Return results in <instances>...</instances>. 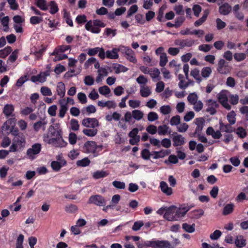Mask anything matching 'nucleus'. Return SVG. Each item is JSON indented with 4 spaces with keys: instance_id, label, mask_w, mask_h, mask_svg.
Instances as JSON below:
<instances>
[{
    "instance_id": "1",
    "label": "nucleus",
    "mask_w": 248,
    "mask_h": 248,
    "mask_svg": "<svg viewBox=\"0 0 248 248\" xmlns=\"http://www.w3.org/2000/svg\"><path fill=\"white\" fill-rule=\"evenodd\" d=\"M48 133L52 138H50L48 143H52L56 147H65L67 145L62 139V131L59 127L55 128L53 125H50L48 128Z\"/></svg>"
},
{
    "instance_id": "2",
    "label": "nucleus",
    "mask_w": 248,
    "mask_h": 248,
    "mask_svg": "<svg viewBox=\"0 0 248 248\" xmlns=\"http://www.w3.org/2000/svg\"><path fill=\"white\" fill-rule=\"evenodd\" d=\"M192 206L188 205H181L179 208L173 206V211L175 220H178L184 217L186 213L191 208Z\"/></svg>"
},
{
    "instance_id": "3",
    "label": "nucleus",
    "mask_w": 248,
    "mask_h": 248,
    "mask_svg": "<svg viewBox=\"0 0 248 248\" xmlns=\"http://www.w3.org/2000/svg\"><path fill=\"white\" fill-rule=\"evenodd\" d=\"M232 68L228 62H226L224 59H221L218 61L217 69L220 74L226 75L231 72Z\"/></svg>"
},
{
    "instance_id": "4",
    "label": "nucleus",
    "mask_w": 248,
    "mask_h": 248,
    "mask_svg": "<svg viewBox=\"0 0 248 248\" xmlns=\"http://www.w3.org/2000/svg\"><path fill=\"white\" fill-rule=\"evenodd\" d=\"M87 203L89 204H93L99 206H104L106 204V201L101 195H94L89 198Z\"/></svg>"
},
{
    "instance_id": "5",
    "label": "nucleus",
    "mask_w": 248,
    "mask_h": 248,
    "mask_svg": "<svg viewBox=\"0 0 248 248\" xmlns=\"http://www.w3.org/2000/svg\"><path fill=\"white\" fill-rule=\"evenodd\" d=\"M229 92L222 91L218 94V99L220 103L227 110L231 109V106L228 103Z\"/></svg>"
},
{
    "instance_id": "6",
    "label": "nucleus",
    "mask_w": 248,
    "mask_h": 248,
    "mask_svg": "<svg viewBox=\"0 0 248 248\" xmlns=\"http://www.w3.org/2000/svg\"><path fill=\"white\" fill-rule=\"evenodd\" d=\"M149 243L152 248H173L170 243L168 240H159L153 239Z\"/></svg>"
},
{
    "instance_id": "7",
    "label": "nucleus",
    "mask_w": 248,
    "mask_h": 248,
    "mask_svg": "<svg viewBox=\"0 0 248 248\" xmlns=\"http://www.w3.org/2000/svg\"><path fill=\"white\" fill-rule=\"evenodd\" d=\"M82 125L85 127L96 128L99 126V122L96 118H85L81 122Z\"/></svg>"
},
{
    "instance_id": "8",
    "label": "nucleus",
    "mask_w": 248,
    "mask_h": 248,
    "mask_svg": "<svg viewBox=\"0 0 248 248\" xmlns=\"http://www.w3.org/2000/svg\"><path fill=\"white\" fill-rule=\"evenodd\" d=\"M97 147H98V146L96 145L95 141H88L84 143L83 147V151L86 153L94 154Z\"/></svg>"
},
{
    "instance_id": "9",
    "label": "nucleus",
    "mask_w": 248,
    "mask_h": 248,
    "mask_svg": "<svg viewBox=\"0 0 248 248\" xmlns=\"http://www.w3.org/2000/svg\"><path fill=\"white\" fill-rule=\"evenodd\" d=\"M41 150V145L39 143H35L33 144L31 148H29L27 151V155L30 158H33L34 155L38 154Z\"/></svg>"
},
{
    "instance_id": "10",
    "label": "nucleus",
    "mask_w": 248,
    "mask_h": 248,
    "mask_svg": "<svg viewBox=\"0 0 248 248\" xmlns=\"http://www.w3.org/2000/svg\"><path fill=\"white\" fill-rule=\"evenodd\" d=\"M172 135L173 145L174 147L182 146L185 144V139L181 135L178 134L176 132H173Z\"/></svg>"
},
{
    "instance_id": "11",
    "label": "nucleus",
    "mask_w": 248,
    "mask_h": 248,
    "mask_svg": "<svg viewBox=\"0 0 248 248\" xmlns=\"http://www.w3.org/2000/svg\"><path fill=\"white\" fill-rule=\"evenodd\" d=\"M175 44L177 46H180L181 48L186 47H190L194 44V41L192 39H178L175 41Z\"/></svg>"
},
{
    "instance_id": "12",
    "label": "nucleus",
    "mask_w": 248,
    "mask_h": 248,
    "mask_svg": "<svg viewBox=\"0 0 248 248\" xmlns=\"http://www.w3.org/2000/svg\"><path fill=\"white\" fill-rule=\"evenodd\" d=\"M195 123L197 126L194 132V136L198 137L199 140L202 141V117L196 119Z\"/></svg>"
},
{
    "instance_id": "13",
    "label": "nucleus",
    "mask_w": 248,
    "mask_h": 248,
    "mask_svg": "<svg viewBox=\"0 0 248 248\" xmlns=\"http://www.w3.org/2000/svg\"><path fill=\"white\" fill-rule=\"evenodd\" d=\"M13 142H16V144L18 146L19 149L23 148L24 147L26 143L25 136L23 133H21V134H19L17 137H15Z\"/></svg>"
},
{
    "instance_id": "14",
    "label": "nucleus",
    "mask_w": 248,
    "mask_h": 248,
    "mask_svg": "<svg viewBox=\"0 0 248 248\" xmlns=\"http://www.w3.org/2000/svg\"><path fill=\"white\" fill-rule=\"evenodd\" d=\"M170 153L169 150H161L160 151H153L152 155L153 158L155 159H157L159 158H163L165 156L169 155Z\"/></svg>"
},
{
    "instance_id": "15",
    "label": "nucleus",
    "mask_w": 248,
    "mask_h": 248,
    "mask_svg": "<svg viewBox=\"0 0 248 248\" xmlns=\"http://www.w3.org/2000/svg\"><path fill=\"white\" fill-rule=\"evenodd\" d=\"M14 109V107L13 105L6 104L4 107L3 113L6 118H8L10 116H14L15 115L13 114Z\"/></svg>"
},
{
    "instance_id": "16",
    "label": "nucleus",
    "mask_w": 248,
    "mask_h": 248,
    "mask_svg": "<svg viewBox=\"0 0 248 248\" xmlns=\"http://www.w3.org/2000/svg\"><path fill=\"white\" fill-rule=\"evenodd\" d=\"M173 206L170 207L167 209L164 214V217L169 221H174V216Z\"/></svg>"
},
{
    "instance_id": "17",
    "label": "nucleus",
    "mask_w": 248,
    "mask_h": 248,
    "mask_svg": "<svg viewBox=\"0 0 248 248\" xmlns=\"http://www.w3.org/2000/svg\"><path fill=\"white\" fill-rule=\"evenodd\" d=\"M232 124H225L223 123L222 121L219 122V129L222 132H225L226 133H232L235 131L234 128H233L232 126Z\"/></svg>"
},
{
    "instance_id": "18",
    "label": "nucleus",
    "mask_w": 248,
    "mask_h": 248,
    "mask_svg": "<svg viewBox=\"0 0 248 248\" xmlns=\"http://www.w3.org/2000/svg\"><path fill=\"white\" fill-rule=\"evenodd\" d=\"M160 187L161 191L167 195H170L172 194V188L169 187L168 184L166 182L161 181L160 183Z\"/></svg>"
},
{
    "instance_id": "19",
    "label": "nucleus",
    "mask_w": 248,
    "mask_h": 248,
    "mask_svg": "<svg viewBox=\"0 0 248 248\" xmlns=\"http://www.w3.org/2000/svg\"><path fill=\"white\" fill-rule=\"evenodd\" d=\"M181 35H198L199 37H200L202 35V32L200 30H193L191 31L190 29L186 28L185 30H181L180 31Z\"/></svg>"
},
{
    "instance_id": "20",
    "label": "nucleus",
    "mask_w": 248,
    "mask_h": 248,
    "mask_svg": "<svg viewBox=\"0 0 248 248\" xmlns=\"http://www.w3.org/2000/svg\"><path fill=\"white\" fill-rule=\"evenodd\" d=\"M46 124L47 122L45 119H43L34 123L33 124V128L35 131H38L41 128L44 131L46 129Z\"/></svg>"
},
{
    "instance_id": "21",
    "label": "nucleus",
    "mask_w": 248,
    "mask_h": 248,
    "mask_svg": "<svg viewBox=\"0 0 248 248\" xmlns=\"http://www.w3.org/2000/svg\"><path fill=\"white\" fill-rule=\"evenodd\" d=\"M68 50H71V46L69 45L59 46L58 48L55 49L51 53V55H56L59 54V52L63 53Z\"/></svg>"
},
{
    "instance_id": "22",
    "label": "nucleus",
    "mask_w": 248,
    "mask_h": 248,
    "mask_svg": "<svg viewBox=\"0 0 248 248\" xmlns=\"http://www.w3.org/2000/svg\"><path fill=\"white\" fill-rule=\"evenodd\" d=\"M232 10V7L229 5V4L225 3L219 8V12L220 14L223 15H228Z\"/></svg>"
},
{
    "instance_id": "23",
    "label": "nucleus",
    "mask_w": 248,
    "mask_h": 248,
    "mask_svg": "<svg viewBox=\"0 0 248 248\" xmlns=\"http://www.w3.org/2000/svg\"><path fill=\"white\" fill-rule=\"evenodd\" d=\"M125 58L130 62L133 63L137 62V59L135 57L133 51L131 49H127L125 52Z\"/></svg>"
},
{
    "instance_id": "24",
    "label": "nucleus",
    "mask_w": 248,
    "mask_h": 248,
    "mask_svg": "<svg viewBox=\"0 0 248 248\" xmlns=\"http://www.w3.org/2000/svg\"><path fill=\"white\" fill-rule=\"evenodd\" d=\"M234 205L232 203H230L226 204L222 211V215L224 216L228 215L233 211Z\"/></svg>"
},
{
    "instance_id": "25",
    "label": "nucleus",
    "mask_w": 248,
    "mask_h": 248,
    "mask_svg": "<svg viewBox=\"0 0 248 248\" xmlns=\"http://www.w3.org/2000/svg\"><path fill=\"white\" fill-rule=\"evenodd\" d=\"M97 104L100 107H107L108 108H114L116 107V104L113 101H108L106 102H104L103 101H99L97 103Z\"/></svg>"
},
{
    "instance_id": "26",
    "label": "nucleus",
    "mask_w": 248,
    "mask_h": 248,
    "mask_svg": "<svg viewBox=\"0 0 248 248\" xmlns=\"http://www.w3.org/2000/svg\"><path fill=\"white\" fill-rule=\"evenodd\" d=\"M235 244L237 248H243L246 245V240L242 235L238 236L235 240Z\"/></svg>"
},
{
    "instance_id": "27",
    "label": "nucleus",
    "mask_w": 248,
    "mask_h": 248,
    "mask_svg": "<svg viewBox=\"0 0 248 248\" xmlns=\"http://www.w3.org/2000/svg\"><path fill=\"white\" fill-rule=\"evenodd\" d=\"M140 94L142 97H147L151 94V91L148 86L141 85Z\"/></svg>"
},
{
    "instance_id": "28",
    "label": "nucleus",
    "mask_w": 248,
    "mask_h": 248,
    "mask_svg": "<svg viewBox=\"0 0 248 248\" xmlns=\"http://www.w3.org/2000/svg\"><path fill=\"white\" fill-rule=\"evenodd\" d=\"M48 7H49L50 10L49 13L52 14L54 15L57 13L59 11V8L58 6V4L57 3L54 1H51L48 3Z\"/></svg>"
},
{
    "instance_id": "29",
    "label": "nucleus",
    "mask_w": 248,
    "mask_h": 248,
    "mask_svg": "<svg viewBox=\"0 0 248 248\" xmlns=\"http://www.w3.org/2000/svg\"><path fill=\"white\" fill-rule=\"evenodd\" d=\"M35 4L41 10L46 11L48 9L46 0H36Z\"/></svg>"
},
{
    "instance_id": "30",
    "label": "nucleus",
    "mask_w": 248,
    "mask_h": 248,
    "mask_svg": "<svg viewBox=\"0 0 248 248\" xmlns=\"http://www.w3.org/2000/svg\"><path fill=\"white\" fill-rule=\"evenodd\" d=\"M66 164V161L64 160L62 162V165L61 162L56 161H53L51 163V166L52 169L55 171H59L61 168Z\"/></svg>"
},
{
    "instance_id": "31",
    "label": "nucleus",
    "mask_w": 248,
    "mask_h": 248,
    "mask_svg": "<svg viewBox=\"0 0 248 248\" xmlns=\"http://www.w3.org/2000/svg\"><path fill=\"white\" fill-rule=\"evenodd\" d=\"M106 58L110 59H116L118 58L117 50L113 48L112 50H107L106 52Z\"/></svg>"
},
{
    "instance_id": "32",
    "label": "nucleus",
    "mask_w": 248,
    "mask_h": 248,
    "mask_svg": "<svg viewBox=\"0 0 248 248\" xmlns=\"http://www.w3.org/2000/svg\"><path fill=\"white\" fill-rule=\"evenodd\" d=\"M12 51L10 46H6L4 49L0 50V58L4 59L9 55Z\"/></svg>"
},
{
    "instance_id": "33",
    "label": "nucleus",
    "mask_w": 248,
    "mask_h": 248,
    "mask_svg": "<svg viewBox=\"0 0 248 248\" xmlns=\"http://www.w3.org/2000/svg\"><path fill=\"white\" fill-rule=\"evenodd\" d=\"M112 68L115 70V73L119 74L120 72H125L128 69L126 67L117 63H113Z\"/></svg>"
},
{
    "instance_id": "34",
    "label": "nucleus",
    "mask_w": 248,
    "mask_h": 248,
    "mask_svg": "<svg viewBox=\"0 0 248 248\" xmlns=\"http://www.w3.org/2000/svg\"><path fill=\"white\" fill-rule=\"evenodd\" d=\"M83 134L88 137H94L95 136L98 132L96 128H85L82 131Z\"/></svg>"
},
{
    "instance_id": "35",
    "label": "nucleus",
    "mask_w": 248,
    "mask_h": 248,
    "mask_svg": "<svg viewBox=\"0 0 248 248\" xmlns=\"http://www.w3.org/2000/svg\"><path fill=\"white\" fill-rule=\"evenodd\" d=\"M121 199V197L118 194H116L113 196L112 197L111 202L114 204H110L107 206L106 208L107 209L111 208L113 209L114 207L118 203Z\"/></svg>"
},
{
    "instance_id": "36",
    "label": "nucleus",
    "mask_w": 248,
    "mask_h": 248,
    "mask_svg": "<svg viewBox=\"0 0 248 248\" xmlns=\"http://www.w3.org/2000/svg\"><path fill=\"white\" fill-rule=\"evenodd\" d=\"M108 173L106 171L103 170H97L95 171L93 175V177L95 179H99L100 178H104L108 176Z\"/></svg>"
},
{
    "instance_id": "37",
    "label": "nucleus",
    "mask_w": 248,
    "mask_h": 248,
    "mask_svg": "<svg viewBox=\"0 0 248 248\" xmlns=\"http://www.w3.org/2000/svg\"><path fill=\"white\" fill-rule=\"evenodd\" d=\"M57 92L58 94L61 97H63L65 94V85L62 82H59L57 85Z\"/></svg>"
},
{
    "instance_id": "38",
    "label": "nucleus",
    "mask_w": 248,
    "mask_h": 248,
    "mask_svg": "<svg viewBox=\"0 0 248 248\" xmlns=\"http://www.w3.org/2000/svg\"><path fill=\"white\" fill-rule=\"evenodd\" d=\"M235 116L236 114L233 110H232L228 113L227 118L230 124H234L235 123Z\"/></svg>"
},
{
    "instance_id": "39",
    "label": "nucleus",
    "mask_w": 248,
    "mask_h": 248,
    "mask_svg": "<svg viewBox=\"0 0 248 248\" xmlns=\"http://www.w3.org/2000/svg\"><path fill=\"white\" fill-rule=\"evenodd\" d=\"M182 228L186 232L189 233H192L195 231V225H190L187 223H184L182 224Z\"/></svg>"
},
{
    "instance_id": "40",
    "label": "nucleus",
    "mask_w": 248,
    "mask_h": 248,
    "mask_svg": "<svg viewBox=\"0 0 248 248\" xmlns=\"http://www.w3.org/2000/svg\"><path fill=\"white\" fill-rule=\"evenodd\" d=\"M91 161L88 157H85L81 160H79L77 162V165L85 167L89 165Z\"/></svg>"
},
{
    "instance_id": "41",
    "label": "nucleus",
    "mask_w": 248,
    "mask_h": 248,
    "mask_svg": "<svg viewBox=\"0 0 248 248\" xmlns=\"http://www.w3.org/2000/svg\"><path fill=\"white\" fill-rule=\"evenodd\" d=\"M63 18L68 25L70 27H73V22L71 19L70 14L69 12H66L65 10H64V13L63 14Z\"/></svg>"
},
{
    "instance_id": "42",
    "label": "nucleus",
    "mask_w": 248,
    "mask_h": 248,
    "mask_svg": "<svg viewBox=\"0 0 248 248\" xmlns=\"http://www.w3.org/2000/svg\"><path fill=\"white\" fill-rule=\"evenodd\" d=\"M133 117L136 120H141L143 116V112L140 110L135 109L132 111V112Z\"/></svg>"
},
{
    "instance_id": "43",
    "label": "nucleus",
    "mask_w": 248,
    "mask_h": 248,
    "mask_svg": "<svg viewBox=\"0 0 248 248\" xmlns=\"http://www.w3.org/2000/svg\"><path fill=\"white\" fill-rule=\"evenodd\" d=\"M169 127L166 124L158 127V134L159 135H165L168 133Z\"/></svg>"
},
{
    "instance_id": "44",
    "label": "nucleus",
    "mask_w": 248,
    "mask_h": 248,
    "mask_svg": "<svg viewBox=\"0 0 248 248\" xmlns=\"http://www.w3.org/2000/svg\"><path fill=\"white\" fill-rule=\"evenodd\" d=\"M151 155H153L152 152L151 153L148 149H144L141 152V156L144 160L149 159Z\"/></svg>"
},
{
    "instance_id": "45",
    "label": "nucleus",
    "mask_w": 248,
    "mask_h": 248,
    "mask_svg": "<svg viewBox=\"0 0 248 248\" xmlns=\"http://www.w3.org/2000/svg\"><path fill=\"white\" fill-rule=\"evenodd\" d=\"M229 101L232 105H235L238 104L239 101V96L237 94H232L229 93Z\"/></svg>"
},
{
    "instance_id": "46",
    "label": "nucleus",
    "mask_w": 248,
    "mask_h": 248,
    "mask_svg": "<svg viewBox=\"0 0 248 248\" xmlns=\"http://www.w3.org/2000/svg\"><path fill=\"white\" fill-rule=\"evenodd\" d=\"M70 128L73 131H77L79 129V125L77 120L72 119L70 121Z\"/></svg>"
},
{
    "instance_id": "47",
    "label": "nucleus",
    "mask_w": 248,
    "mask_h": 248,
    "mask_svg": "<svg viewBox=\"0 0 248 248\" xmlns=\"http://www.w3.org/2000/svg\"><path fill=\"white\" fill-rule=\"evenodd\" d=\"M43 20L42 16H32L30 18V21L31 24L35 25L40 23Z\"/></svg>"
},
{
    "instance_id": "48",
    "label": "nucleus",
    "mask_w": 248,
    "mask_h": 248,
    "mask_svg": "<svg viewBox=\"0 0 248 248\" xmlns=\"http://www.w3.org/2000/svg\"><path fill=\"white\" fill-rule=\"evenodd\" d=\"M85 110L87 112V113L89 115V114H90L91 113H95L96 112V109L95 107L93 105H90L88 106L86 108H84L82 109V112L84 114L85 113H84V111Z\"/></svg>"
},
{
    "instance_id": "49",
    "label": "nucleus",
    "mask_w": 248,
    "mask_h": 248,
    "mask_svg": "<svg viewBox=\"0 0 248 248\" xmlns=\"http://www.w3.org/2000/svg\"><path fill=\"white\" fill-rule=\"evenodd\" d=\"M187 100L190 104L195 105L197 102L198 96L194 93H190L187 96Z\"/></svg>"
},
{
    "instance_id": "50",
    "label": "nucleus",
    "mask_w": 248,
    "mask_h": 248,
    "mask_svg": "<svg viewBox=\"0 0 248 248\" xmlns=\"http://www.w3.org/2000/svg\"><path fill=\"white\" fill-rule=\"evenodd\" d=\"M98 91L101 94L104 95H106L110 93V90L109 88L106 85L99 87L98 89Z\"/></svg>"
},
{
    "instance_id": "51",
    "label": "nucleus",
    "mask_w": 248,
    "mask_h": 248,
    "mask_svg": "<svg viewBox=\"0 0 248 248\" xmlns=\"http://www.w3.org/2000/svg\"><path fill=\"white\" fill-rule=\"evenodd\" d=\"M24 236L22 234L18 235L16 240V248H23V243L24 241Z\"/></svg>"
},
{
    "instance_id": "52",
    "label": "nucleus",
    "mask_w": 248,
    "mask_h": 248,
    "mask_svg": "<svg viewBox=\"0 0 248 248\" xmlns=\"http://www.w3.org/2000/svg\"><path fill=\"white\" fill-rule=\"evenodd\" d=\"M78 208L77 205L71 204L66 206L65 211L69 213H74L77 211Z\"/></svg>"
},
{
    "instance_id": "53",
    "label": "nucleus",
    "mask_w": 248,
    "mask_h": 248,
    "mask_svg": "<svg viewBox=\"0 0 248 248\" xmlns=\"http://www.w3.org/2000/svg\"><path fill=\"white\" fill-rule=\"evenodd\" d=\"M235 133L241 138H244L247 136V132L242 127L237 128Z\"/></svg>"
},
{
    "instance_id": "54",
    "label": "nucleus",
    "mask_w": 248,
    "mask_h": 248,
    "mask_svg": "<svg viewBox=\"0 0 248 248\" xmlns=\"http://www.w3.org/2000/svg\"><path fill=\"white\" fill-rule=\"evenodd\" d=\"M34 111V109L31 107H26L20 110V114L22 115L27 116L30 114Z\"/></svg>"
},
{
    "instance_id": "55",
    "label": "nucleus",
    "mask_w": 248,
    "mask_h": 248,
    "mask_svg": "<svg viewBox=\"0 0 248 248\" xmlns=\"http://www.w3.org/2000/svg\"><path fill=\"white\" fill-rule=\"evenodd\" d=\"M168 62V58L166 53L162 54V55L160 56V62L159 65L161 67H164L166 65Z\"/></svg>"
},
{
    "instance_id": "56",
    "label": "nucleus",
    "mask_w": 248,
    "mask_h": 248,
    "mask_svg": "<svg viewBox=\"0 0 248 248\" xmlns=\"http://www.w3.org/2000/svg\"><path fill=\"white\" fill-rule=\"evenodd\" d=\"M68 139L70 144L72 145H74L77 142V136L75 133L73 132H71L69 134Z\"/></svg>"
},
{
    "instance_id": "57",
    "label": "nucleus",
    "mask_w": 248,
    "mask_h": 248,
    "mask_svg": "<svg viewBox=\"0 0 248 248\" xmlns=\"http://www.w3.org/2000/svg\"><path fill=\"white\" fill-rule=\"evenodd\" d=\"M67 110V107L66 104L65 105H61L59 110V116L60 118H63Z\"/></svg>"
},
{
    "instance_id": "58",
    "label": "nucleus",
    "mask_w": 248,
    "mask_h": 248,
    "mask_svg": "<svg viewBox=\"0 0 248 248\" xmlns=\"http://www.w3.org/2000/svg\"><path fill=\"white\" fill-rule=\"evenodd\" d=\"M147 119L149 121L153 122L158 119V116L155 112H150L148 114Z\"/></svg>"
},
{
    "instance_id": "59",
    "label": "nucleus",
    "mask_w": 248,
    "mask_h": 248,
    "mask_svg": "<svg viewBox=\"0 0 248 248\" xmlns=\"http://www.w3.org/2000/svg\"><path fill=\"white\" fill-rule=\"evenodd\" d=\"M138 10V7L137 5H132L127 11L126 17H130L133 14L135 13Z\"/></svg>"
},
{
    "instance_id": "60",
    "label": "nucleus",
    "mask_w": 248,
    "mask_h": 248,
    "mask_svg": "<svg viewBox=\"0 0 248 248\" xmlns=\"http://www.w3.org/2000/svg\"><path fill=\"white\" fill-rule=\"evenodd\" d=\"M112 185L117 189H124L125 188V185L124 182L114 181L112 182Z\"/></svg>"
},
{
    "instance_id": "61",
    "label": "nucleus",
    "mask_w": 248,
    "mask_h": 248,
    "mask_svg": "<svg viewBox=\"0 0 248 248\" xmlns=\"http://www.w3.org/2000/svg\"><path fill=\"white\" fill-rule=\"evenodd\" d=\"M41 93L44 96H50L52 95L51 90L47 87L43 86L41 88Z\"/></svg>"
},
{
    "instance_id": "62",
    "label": "nucleus",
    "mask_w": 248,
    "mask_h": 248,
    "mask_svg": "<svg viewBox=\"0 0 248 248\" xmlns=\"http://www.w3.org/2000/svg\"><path fill=\"white\" fill-rule=\"evenodd\" d=\"M18 52V50L17 49L15 50L10 55L8 60L12 63L15 62L17 58Z\"/></svg>"
},
{
    "instance_id": "63",
    "label": "nucleus",
    "mask_w": 248,
    "mask_h": 248,
    "mask_svg": "<svg viewBox=\"0 0 248 248\" xmlns=\"http://www.w3.org/2000/svg\"><path fill=\"white\" fill-rule=\"evenodd\" d=\"M151 242H152V240L142 241V242L137 243V245L138 248H149L148 247H151V246L149 244Z\"/></svg>"
},
{
    "instance_id": "64",
    "label": "nucleus",
    "mask_w": 248,
    "mask_h": 248,
    "mask_svg": "<svg viewBox=\"0 0 248 248\" xmlns=\"http://www.w3.org/2000/svg\"><path fill=\"white\" fill-rule=\"evenodd\" d=\"M180 123V117L179 115L173 116L170 121V124L171 125H177Z\"/></svg>"
}]
</instances>
